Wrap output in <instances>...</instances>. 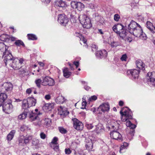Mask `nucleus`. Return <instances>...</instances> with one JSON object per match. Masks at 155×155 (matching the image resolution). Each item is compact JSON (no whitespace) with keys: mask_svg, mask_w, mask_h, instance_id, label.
<instances>
[{"mask_svg":"<svg viewBox=\"0 0 155 155\" xmlns=\"http://www.w3.org/2000/svg\"><path fill=\"white\" fill-rule=\"evenodd\" d=\"M99 109L104 112H107L110 109L109 104L108 103L103 104L100 106Z\"/></svg>","mask_w":155,"mask_h":155,"instance_id":"obj_20","label":"nucleus"},{"mask_svg":"<svg viewBox=\"0 0 155 155\" xmlns=\"http://www.w3.org/2000/svg\"><path fill=\"white\" fill-rule=\"evenodd\" d=\"M126 124L127 127H129L130 128L133 129V130L130 131V134L131 136H133L134 133V130H133V129L136 127V125L132 124L129 120L127 121L126 122Z\"/></svg>","mask_w":155,"mask_h":155,"instance_id":"obj_24","label":"nucleus"},{"mask_svg":"<svg viewBox=\"0 0 155 155\" xmlns=\"http://www.w3.org/2000/svg\"><path fill=\"white\" fill-rule=\"evenodd\" d=\"M97 99V97L95 95L92 96L91 97H90L88 99L89 101H95Z\"/></svg>","mask_w":155,"mask_h":155,"instance_id":"obj_58","label":"nucleus"},{"mask_svg":"<svg viewBox=\"0 0 155 155\" xmlns=\"http://www.w3.org/2000/svg\"><path fill=\"white\" fill-rule=\"evenodd\" d=\"M3 110L6 113L9 114L12 112V105L10 103H5L3 105Z\"/></svg>","mask_w":155,"mask_h":155,"instance_id":"obj_14","label":"nucleus"},{"mask_svg":"<svg viewBox=\"0 0 155 155\" xmlns=\"http://www.w3.org/2000/svg\"><path fill=\"white\" fill-rule=\"evenodd\" d=\"M139 25L135 21H132L128 26V29L129 32H132L134 30L137 28V26Z\"/></svg>","mask_w":155,"mask_h":155,"instance_id":"obj_16","label":"nucleus"},{"mask_svg":"<svg viewBox=\"0 0 155 155\" xmlns=\"http://www.w3.org/2000/svg\"><path fill=\"white\" fill-rule=\"evenodd\" d=\"M85 126L88 129H92L93 127L92 124L88 123L86 124Z\"/></svg>","mask_w":155,"mask_h":155,"instance_id":"obj_57","label":"nucleus"},{"mask_svg":"<svg viewBox=\"0 0 155 155\" xmlns=\"http://www.w3.org/2000/svg\"><path fill=\"white\" fill-rule=\"evenodd\" d=\"M51 147L55 150L57 151L59 149V146L58 144L54 145H51Z\"/></svg>","mask_w":155,"mask_h":155,"instance_id":"obj_52","label":"nucleus"},{"mask_svg":"<svg viewBox=\"0 0 155 155\" xmlns=\"http://www.w3.org/2000/svg\"><path fill=\"white\" fill-rule=\"evenodd\" d=\"M107 55V51L104 50L102 51H97L96 52V55L97 58H102L103 57H106Z\"/></svg>","mask_w":155,"mask_h":155,"instance_id":"obj_19","label":"nucleus"},{"mask_svg":"<svg viewBox=\"0 0 155 155\" xmlns=\"http://www.w3.org/2000/svg\"><path fill=\"white\" fill-rule=\"evenodd\" d=\"M51 96L49 94L46 95L45 96V98L46 100H49L51 99Z\"/></svg>","mask_w":155,"mask_h":155,"instance_id":"obj_62","label":"nucleus"},{"mask_svg":"<svg viewBox=\"0 0 155 155\" xmlns=\"http://www.w3.org/2000/svg\"><path fill=\"white\" fill-rule=\"evenodd\" d=\"M79 19L83 27L89 28L92 26L90 19L86 15L84 14L80 15Z\"/></svg>","mask_w":155,"mask_h":155,"instance_id":"obj_2","label":"nucleus"},{"mask_svg":"<svg viewBox=\"0 0 155 155\" xmlns=\"http://www.w3.org/2000/svg\"><path fill=\"white\" fill-rule=\"evenodd\" d=\"M147 81L155 86V72H149L147 74Z\"/></svg>","mask_w":155,"mask_h":155,"instance_id":"obj_12","label":"nucleus"},{"mask_svg":"<svg viewBox=\"0 0 155 155\" xmlns=\"http://www.w3.org/2000/svg\"><path fill=\"white\" fill-rule=\"evenodd\" d=\"M58 21L61 24L65 26L68 23V20L64 14H61L58 15Z\"/></svg>","mask_w":155,"mask_h":155,"instance_id":"obj_10","label":"nucleus"},{"mask_svg":"<svg viewBox=\"0 0 155 155\" xmlns=\"http://www.w3.org/2000/svg\"><path fill=\"white\" fill-rule=\"evenodd\" d=\"M58 129L60 132L61 134H66L67 133V130L62 127H59Z\"/></svg>","mask_w":155,"mask_h":155,"instance_id":"obj_45","label":"nucleus"},{"mask_svg":"<svg viewBox=\"0 0 155 155\" xmlns=\"http://www.w3.org/2000/svg\"><path fill=\"white\" fill-rule=\"evenodd\" d=\"M31 139L32 137L30 136H26L25 137L21 136L19 138V144L20 145L24 146L28 143Z\"/></svg>","mask_w":155,"mask_h":155,"instance_id":"obj_7","label":"nucleus"},{"mask_svg":"<svg viewBox=\"0 0 155 155\" xmlns=\"http://www.w3.org/2000/svg\"><path fill=\"white\" fill-rule=\"evenodd\" d=\"M55 5L56 6L62 8L65 7L67 6L65 2L61 0H57L55 2Z\"/></svg>","mask_w":155,"mask_h":155,"instance_id":"obj_25","label":"nucleus"},{"mask_svg":"<svg viewBox=\"0 0 155 155\" xmlns=\"http://www.w3.org/2000/svg\"><path fill=\"white\" fill-rule=\"evenodd\" d=\"M0 40L3 41H8L9 40V36L7 35L2 34L0 36Z\"/></svg>","mask_w":155,"mask_h":155,"instance_id":"obj_34","label":"nucleus"},{"mask_svg":"<svg viewBox=\"0 0 155 155\" xmlns=\"http://www.w3.org/2000/svg\"><path fill=\"white\" fill-rule=\"evenodd\" d=\"M69 66H70L71 70H74V68H73L74 65L76 66V68H77L79 65V63L78 61H74L73 62V64H72L70 63H68Z\"/></svg>","mask_w":155,"mask_h":155,"instance_id":"obj_38","label":"nucleus"},{"mask_svg":"<svg viewBox=\"0 0 155 155\" xmlns=\"http://www.w3.org/2000/svg\"><path fill=\"white\" fill-rule=\"evenodd\" d=\"M22 107L24 109H27L29 107L26 100H23L22 102Z\"/></svg>","mask_w":155,"mask_h":155,"instance_id":"obj_41","label":"nucleus"},{"mask_svg":"<svg viewBox=\"0 0 155 155\" xmlns=\"http://www.w3.org/2000/svg\"><path fill=\"white\" fill-rule=\"evenodd\" d=\"M15 45L18 46H20L21 45L24 46V44L23 41L21 40H16L15 43Z\"/></svg>","mask_w":155,"mask_h":155,"instance_id":"obj_43","label":"nucleus"},{"mask_svg":"<svg viewBox=\"0 0 155 155\" xmlns=\"http://www.w3.org/2000/svg\"><path fill=\"white\" fill-rule=\"evenodd\" d=\"M140 72L139 70L131 69L128 70L127 73L132 79L134 80L138 78Z\"/></svg>","mask_w":155,"mask_h":155,"instance_id":"obj_6","label":"nucleus"},{"mask_svg":"<svg viewBox=\"0 0 155 155\" xmlns=\"http://www.w3.org/2000/svg\"><path fill=\"white\" fill-rule=\"evenodd\" d=\"M85 142L86 149L89 151L92 150L93 143L91 139L89 137L86 138Z\"/></svg>","mask_w":155,"mask_h":155,"instance_id":"obj_15","label":"nucleus"},{"mask_svg":"<svg viewBox=\"0 0 155 155\" xmlns=\"http://www.w3.org/2000/svg\"><path fill=\"white\" fill-rule=\"evenodd\" d=\"M127 58V55L126 54H124L122 55L120 59L122 61H126Z\"/></svg>","mask_w":155,"mask_h":155,"instance_id":"obj_61","label":"nucleus"},{"mask_svg":"<svg viewBox=\"0 0 155 155\" xmlns=\"http://www.w3.org/2000/svg\"><path fill=\"white\" fill-rule=\"evenodd\" d=\"M54 104L52 103H48L45 104L43 106V108L46 110H51L54 107Z\"/></svg>","mask_w":155,"mask_h":155,"instance_id":"obj_32","label":"nucleus"},{"mask_svg":"<svg viewBox=\"0 0 155 155\" xmlns=\"http://www.w3.org/2000/svg\"><path fill=\"white\" fill-rule=\"evenodd\" d=\"M136 64L137 68L143 70L145 69V64L141 60H137L136 62Z\"/></svg>","mask_w":155,"mask_h":155,"instance_id":"obj_22","label":"nucleus"},{"mask_svg":"<svg viewBox=\"0 0 155 155\" xmlns=\"http://www.w3.org/2000/svg\"><path fill=\"white\" fill-rule=\"evenodd\" d=\"M31 89L29 88L27 89L26 92L27 94H30L31 92Z\"/></svg>","mask_w":155,"mask_h":155,"instance_id":"obj_63","label":"nucleus"},{"mask_svg":"<svg viewBox=\"0 0 155 155\" xmlns=\"http://www.w3.org/2000/svg\"><path fill=\"white\" fill-rule=\"evenodd\" d=\"M42 79H36L35 81V83L36 84L37 86L40 88L41 86V84H42Z\"/></svg>","mask_w":155,"mask_h":155,"instance_id":"obj_42","label":"nucleus"},{"mask_svg":"<svg viewBox=\"0 0 155 155\" xmlns=\"http://www.w3.org/2000/svg\"><path fill=\"white\" fill-rule=\"evenodd\" d=\"M58 137H54L53 138L52 141L51 142V145L56 144H58L57 142L58 141Z\"/></svg>","mask_w":155,"mask_h":155,"instance_id":"obj_46","label":"nucleus"},{"mask_svg":"<svg viewBox=\"0 0 155 155\" xmlns=\"http://www.w3.org/2000/svg\"><path fill=\"white\" fill-rule=\"evenodd\" d=\"M76 35L77 37H78L79 38L81 44L82 45V42L85 44V46L86 47H87V46L86 43L87 42V40L85 38H84L83 36H82L79 33L77 34Z\"/></svg>","mask_w":155,"mask_h":155,"instance_id":"obj_26","label":"nucleus"},{"mask_svg":"<svg viewBox=\"0 0 155 155\" xmlns=\"http://www.w3.org/2000/svg\"><path fill=\"white\" fill-rule=\"evenodd\" d=\"M7 98V96L5 94L2 93L0 94V107L2 106L4 102Z\"/></svg>","mask_w":155,"mask_h":155,"instance_id":"obj_27","label":"nucleus"},{"mask_svg":"<svg viewBox=\"0 0 155 155\" xmlns=\"http://www.w3.org/2000/svg\"><path fill=\"white\" fill-rule=\"evenodd\" d=\"M27 116V112L24 111L18 116V119L19 120H22L26 118Z\"/></svg>","mask_w":155,"mask_h":155,"instance_id":"obj_35","label":"nucleus"},{"mask_svg":"<svg viewBox=\"0 0 155 155\" xmlns=\"http://www.w3.org/2000/svg\"><path fill=\"white\" fill-rule=\"evenodd\" d=\"M65 152L66 154H69L71 153V151L69 148H66L65 150Z\"/></svg>","mask_w":155,"mask_h":155,"instance_id":"obj_59","label":"nucleus"},{"mask_svg":"<svg viewBox=\"0 0 155 155\" xmlns=\"http://www.w3.org/2000/svg\"><path fill=\"white\" fill-rule=\"evenodd\" d=\"M126 147H125V146H124V145H122L120 147V153H122V152H121V150H122L123 149H124Z\"/></svg>","mask_w":155,"mask_h":155,"instance_id":"obj_64","label":"nucleus"},{"mask_svg":"<svg viewBox=\"0 0 155 155\" xmlns=\"http://www.w3.org/2000/svg\"><path fill=\"white\" fill-rule=\"evenodd\" d=\"M42 85L44 86L49 85L53 86L54 85V81L53 79L48 77H46L42 78Z\"/></svg>","mask_w":155,"mask_h":155,"instance_id":"obj_8","label":"nucleus"},{"mask_svg":"<svg viewBox=\"0 0 155 155\" xmlns=\"http://www.w3.org/2000/svg\"><path fill=\"white\" fill-rule=\"evenodd\" d=\"M96 128L95 130L97 134H99L103 130V127L102 124H98L97 125H96Z\"/></svg>","mask_w":155,"mask_h":155,"instance_id":"obj_31","label":"nucleus"},{"mask_svg":"<svg viewBox=\"0 0 155 155\" xmlns=\"http://www.w3.org/2000/svg\"><path fill=\"white\" fill-rule=\"evenodd\" d=\"M113 30L116 33L119 35L120 38H124L127 33L126 31L124 29V26L121 24L115 25L112 28Z\"/></svg>","mask_w":155,"mask_h":155,"instance_id":"obj_3","label":"nucleus"},{"mask_svg":"<svg viewBox=\"0 0 155 155\" xmlns=\"http://www.w3.org/2000/svg\"><path fill=\"white\" fill-rule=\"evenodd\" d=\"M11 53H10L9 51H3L0 50V59L1 58H4V61L5 63L6 60L5 59V57L7 56L10 55V54H11Z\"/></svg>","mask_w":155,"mask_h":155,"instance_id":"obj_23","label":"nucleus"},{"mask_svg":"<svg viewBox=\"0 0 155 155\" xmlns=\"http://www.w3.org/2000/svg\"><path fill=\"white\" fill-rule=\"evenodd\" d=\"M78 2L74 1H72L71 2V7L73 9H76L77 7V5Z\"/></svg>","mask_w":155,"mask_h":155,"instance_id":"obj_49","label":"nucleus"},{"mask_svg":"<svg viewBox=\"0 0 155 155\" xmlns=\"http://www.w3.org/2000/svg\"><path fill=\"white\" fill-rule=\"evenodd\" d=\"M97 5L96 4H90L88 7L91 9H94L97 7Z\"/></svg>","mask_w":155,"mask_h":155,"instance_id":"obj_50","label":"nucleus"},{"mask_svg":"<svg viewBox=\"0 0 155 155\" xmlns=\"http://www.w3.org/2000/svg\"><path fill=\"white\" fill-rule=\"evenodd\" d=\"M40 138L42 139H45L47 137L46 134L44 132H41L40 134Z\"/></svg>","mask_w":155,"mask_h":155,"instance_id":"obj_53","label":"nucleus"},{"mask_svg":"<svg viewBox=\"0 0 155 155\" xmlns=\"http://www.w3.org/2000/svg\"><path fill=\"white\" fill-rule=\"evenodd\" d=\"M74 127L77 130H82L83 128V124L82 123L76 118L72 119Z\"/></svg>","mask_w":155,"mask_h":155,"instance_id":"obj_9","label":"nucleus"},{"mask_svg":"<svg viewBox=\"0 0 155 155\" xmlns=\"http://www.w3.org/2000/svg\"><path fill=\"white\" fill-rule=\"evenodd\" d=\"M139 37L143 40H146L147 39V36L145 33L143 32L142 31H141V33L139 35Z\"/></svg>","mask_w":155,"mask_h":155,"instance_id":"obj_44","label":"nucleus"},{"mask_svg":"<svg viewBox=\"0 0 155 155\" xmlns=\"http://www.w3.org/2000/svg\"><path fill=\"white\" fill-rule=\"evenodd\" d=\"M63 72L64 77L66 78H69L71 74V72L68 71V69L67 68H65L64 69Z\"/></svg>","mask_w":155,"mask_h":155,"instance_id":"obj_30","label":"nucleus"},{"mask_svg":"<svg viewBox=\"0 0 155 155\" xmlns=\"http://www.w3.org/2000/svg\"><path fill=\"white\" fill-rule=\"evenodd\" d=\"M8 47L6 46L3 42H0V50L6 51H8Z\"/></svg>","mask_w":155,"mask_h":155,"instance_id":"obj_36","label":"nucleus"},{"mask_svg":"<svg viewBox=\"0 0 155 155\" xmlns=\"http://www.w3.org/2000/svg\"><path fill=\"white\" fill-rule=\"evenodd\" d=\"M39 140L38 139H34L32 140V144L34 145L37 146L39 143Z\"/></svg>","mask_w":155,"mask_h":155,"instance_id":"obj_51","label":"nucleus"},{"mask_svg":"<svg viewBox=\"0 0 155 155\" xmlns=\"http://www.w3.org/2000/svg\"><path fill=\"white\" fill-rule=\"evenodd\" d=\"M65 101L64 97L62 96H58L55 100L57 103L59 104H63Z\"/></svg>","mask_w":155,"mask_h":155,"instance_id":"obj_28","label":"nucleus"},{"mask_svg":"<svg viewBox=\"0 0 155 155\" xmlns=\"http://www.w3.org/2000/svg\"><path fill=\"white\" fill-rule=\"evenodd\" d=\"M91 48L92 50L93 51H96L97 49V46L94 44L92 45Z\"/></svg>","mask_w":155,"mask_h":155,"instance_id":"obj_55","label":"nucleus"},{"mask_svg":"<svg viewBox=\"0 0 155 155\" xmlns=\"http://www.w3.org/2000/svg\"><path fill=\"white\" fill-rule=\"evenodd\" d=\"M26 101L29 107L35 106L36 103V100L33 97H28Z\"/></svg>","mask_w":155,"mask_h":155,"instance_id":"obj_21","label":"nucleus"},{"mask_svg":"<svg viewBox=\"0 0 155 155\" xmlns=\"http://www.w3.org/2000/svg\"><path fill=\"white\" fill-rule=\"evenodd\" d=\"M74 154L76 155H85L84 152L82 150L78 151L77 152H75Z\"/></svg>","mask_w":155,"mask_h":155,"instance_id":"obj_54","label":"nucleus"},{"mask_svg":"<svg viewBox=\"0 0 155 155\" xmlns=\"http://www.w3.org/2000/svg\"><path fill=\"white\" fill-rule=\"evenodd\" d=\"M16 131L15 130H13L11 131L10 133L7 135V139L8 141H10L13 138Z\"/></svg>","mask_w":155,"mask_h":155,"instance_id":"obj_29","label":"nucleus"},{"mask_svg":"<svg viewBox=\"0 0 155 155\" xmlns=\"http://www.w3.org/2000/svg\"><path fill=\"white\" fill-rule=\"evenodd\" d=\"M127 33L126 34V35L124 36V38H119V39L120 40L121 39H124L125 41H126L128 42H131L132 41V38L129 37L128 36H127Z\"/></svg>","mask_w":155,"mask_h":155,"instance_id":"obj_40","label":"nucleus"},{"mask_svg":"<svg viewBox=\"0 0 155 155\" xmlns=\"http://www.w3.org/2000/svg\"><path fill=\"white\" fill-rule=\"evenodd\" d=\"M120 113L121 115V120L122 121H126L128 119L132 118V112L127 107L123 108L121 111H120Z\"/></svg>","mask_w":155,"mask_h":155,"instance_id":"obj_4","label":"nucleus"},{"mask_svg":"<svg viewBox=\"0 0 155 155\" xmlns=\"http://www.w3.org/2000/svg\"><path fill=\"white\" fill-rule=\"evenodd\" d=\"M110 134L111 138L116 140H122L121 135L117 131L114 130L111 132Z\"/></svg>","mask_w":155,"mask_h":155,"instance_id":"obj_13","label":"nucleus"},{"mask_svg":"<svg viewBox=\"0 0 155 155\" xmlns=\"http://www.w3.org/2000/svg\"><path fill=\"white\" fill-rule=\"evenodd\" d=\"M45 124L46 126H49L50 125L51 123V120L49 118H46L45 119Z\"/></svg>","mask_w":155,"mask_h":155,"instance_id":"obj_47","label":"nucleus"},{"mask_svg":"<svg viewBox=\"0 0 155 155\" xmlns=\"http://www.w3.org/2000/svg\"><path fill=\"white\" fill-rule=\"evenodd\" d=\"M58 113L61 116H64L67 115L68 114L66 108L64 107L60 106L58 109Z\"/></svg>","mask_w":155,"mask_h":155,"instance_id":"obj_18","label":"nucleus"},{"mask_svg":"<svg viewBox=\"0 0 155 155\" xmlns=\"http://www.w3.org/2000/svg\"><path fill=\"white\" fill-rule=\"evenodd\" d=\"M110 45L112 48H116L121 46V43L118 41H113L110 42Z\"/></svg>","mask_w":155,"mask_h":155,"instance_id":"obj_33","label":"nucleus"},{"mask_svg":"<svg viewBox=\"0 0 155 155\" xmlns=\"http://www.w3.org/2000/svg\"><path fill=\"white\" fill-rule=\"evenodd\" d=\"M83 101L82 103L83 107L82 108L84 109L85 108V106L86 105V104L87 103L85 101V99H84V97L83 98Z\"/></svg>","mask_w":155,"mask_h":155,"instance_id":"obj_60","label":"nucleus"},{"mask_svg":"<svg viewBox=\"0 0 155 155\" xmlns=\"http://www.w3.org/2000/svg\"><path fill=\"white\" fill-rule=\"evenodd\" d=\"M120 18V16L118 14H115L114 16V19L116 21H118Z\"/></svg>","mask_w":155,"mask_h":155,"instance_id":"obj_56","label":"nucleus"},{"mask_svg":"<svg viewBox=\"0 0 155 155\" xmlns=\"http://www.w3.org/2000/svg\"><path fill=\"white\" fill-rule=\"evenodd\" d=\"M142 30L141 27L140 25H138L136 28L133 30L132 32H130V33L133 34L135 37H138L140 34L141 33Z\"/></svg>","mask_w":155,"mask_h":155,"instance_id":"obj_17","label":"nucleus"},{"mask_svg":"<svg viewBox=\"0 0 155 155\" xmlns=\"http://www.w3.org/2000/svg\"><path fill=\"white\" fill-rule=\"evenodd\" d=\"M28 39L29 40H36L37 39L36 36L32 34H28L27 35Z\"/></svg>","mask_w":155,"mask_h":155,"instance_id":"obj_39","label":"nucleus"},{"mask_svg":"<svg viewBox=\"0 0 155 155\" xmlns=\"http://www.w3.org/2000/svg\"><path fill=\"white\" fill-rule=\"evenodd\" d=\"M13 86L12 84L10 82L4 83L2 87L3 91H2L4 92H10L12 90Z\"/></svg>","mask_w":155,"mask_h":155,"instance_id":"obj_11","label":"nucleus"},{"mask_svg":"<svg viewBox=\"0 0 155 155\" xmlns=\"http://www.w3.org/2000/svg\"><path fill=\"white\" fill-rule=\"evenodd\" d=\"M30 128H29V127L28 126H26L25 125H23L20 128V130L21 131H23L26 130H29Z\"/></svg>","mask_w":155,"mask_h":155,"instance_id":"obj_48","label":"nucleus"},{"mask_svg":"<svg viewBox=\"0 0 155 155\" xmlns=\"http://www.w3.org/2000/svg\"><path fill=\"white\" fill-rule=\"evenodd\" d=\"M41 114V113L40 112L38 114L37 113H34L31 111L30 113L28 115V117L30 120L31 121H36V122L34 123L35 125L40 126L41 124V121L40 120L38 116Z\"/></svg>","mask_w":155,"mask_h":155,"instance_id":"obj_5","label":"nucleus"},{"mask_svg":"<svg viewBox=\"0 0 155 155\" xmlns=\"http://www.w3.org/2000/svg\"><path fill=\"white\" fill-rule=\"evenodd\" d=\"M84 5L81 2H78L76 9L79 11H81L84 8Z\"/></svg>","mask_w":155,"mask_h":155,"instance_id":"obj_37","label":"nucleus"},{"mask_svg":"<svg viewBox=\"0 0 155 155\" xmlns=\"http://www.w3.org/2000/svg\"><path fill=\"white\" fill-rule=\"evenodd\" d=\"M5 58L6 60L5 62L6 65L8 64L13 69L15 70L19 69L21 68L23 61L22 59H19L17 58H15L12 56L11 53L10 55L7 56Z\"/></svg>","mask_w":155,"mask_h":155,"instance_id":"obj_1","label":"nucleus"}]
</instances>
